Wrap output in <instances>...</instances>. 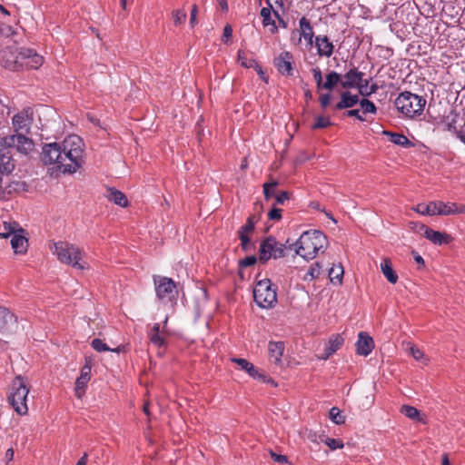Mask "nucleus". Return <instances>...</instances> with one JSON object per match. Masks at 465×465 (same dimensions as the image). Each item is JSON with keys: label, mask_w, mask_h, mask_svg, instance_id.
<instances>
[{"label": "nucleus", "mask_w": 465, "mask_h": 465, "mask_svg": "<svg viewBox=\"0 0 465 465\" xmlns=\"http://www.w3.org/2000/svg\"><path fill=\"white\" fill-rule=\"evenodd\" d=\"M41 160L45 165L55 164L64 173H75L84 162L82 139L78 135H71L62 143L45 144Z\"/></svg>", "instance_id": "nucleus-1"}, {"label": "nucleus", "mask_w": 465, "mask_h": 465, "mask_svg": "<svg viewBox=\"0 0 465 465\" xmlns=\"http://www.w3.org/2000/svg\"><path fill=\"white\" fill-rule=\"evenodd\" d=\"M327 244V237L322 232L306 231L295 242V252L305 260H312L319 251L326 249Z\"/></svg>", "instance_id": "nucleus-2"}, {"label": "nucleus", "mask_w": 465, "mask_h": 465, "mask_svg": "<svg viewBox=\"0 0 465 465\" xmlns=\"http://www.w3.org/2000/svg\"><path fill=\"white\" fill-rule=\"evenodd\" d=\"M50 249L60 262L71 265L79 270H84L85 268L84 263L80 262L82 259V251L76 245L69 242L59 241L54 242L53 247Z\"/></svg>", "instance_id": "nucleus-3"}, {"label": "nucleus", "mask_w": 465, "mask_h": 465, "mask_svg": "<svg viewBox=\"0 0 465 465\" xmlns=\"http://www.w3.org/2000/svg\"><path fill=\"white\" fill-rule=\"evenodd\" d=\"M394 104L403 115L414 118L422 114L426 105V99L411 92L405 91L398 95Z\"/></svg>", "instance_id": "nucleus-4"}, {"label": "nucleus", "mask_w": 465, "mask_h": 465, "mask_svg": "<svg viewBox=\"0 0 465 465\" xmlns=\"http://www.w3.org/2000/svg\"><path fill=\"white\" fill-rule=\"evenodd\" d=\"M28 393L27 381L20 375L16 376L12 381L8 401L14 411L19 415H25L28 412L26 403Z\"/></svg>", "instance_id": "nucleus-5"}, {"label": "nucleus", "mask_w": 465, "mask_h": 465, "mask_svg": "<svg viewBox=\"0 0 465 465\" xmlns=\"http://www.w3.org/2000/svg\"><path fill=\"white\" fill-rule=\"evenodd\" d=\"M364 74L356 67L351 68L343 76H341V86L344 89L357 87L362 96H370L378 90V85L372 84L371 89H368V80L363 79Z\"/></svg>", "instance_id": "nucleus-6"}, {"label": "nucleus", "mask_w": 465, "mask_h": 465, "mask_svg": "<svg viewBox=\"0 0 465 465\" xmlns=\"http://www.w3.org/2000/svg\"><path fill=\"white\" fill-rule=\"evenodd\" d=\"M277 288L273 287L271 280L264 279L257 282L253 290V298L261 308H272L277 302Z\"/></svg>", "instance_id": "nucleus-7"}, {"label": "nucleus", "mask_w": 465, "mask_h": 465, "mask_svg": "<svg viewBox=\"0 0 465 465\" xmlns=\"http://www.w3.org/2000/svg\"><path fill=\"white\" fill-rule=\"evenodd\" d=\"M286 245L279 242L272 236L263 240L259 248V260L265 263L271 258L279 259L285 256Z\"/></svg>", "instance_id": "nucleus-8"}, {"label": "nucleus", "mask_w": 465, "mask_h": 465, "mask_svg": "<svg viewBox=\"0 0 465 465\" xmlns=\"http://www.w3.org/2000/svg\"><path fill=\"white\" fill-rule=\"evenodd\" d=\"M157 297L165 302H172L178 294L175 282L168 277L153 276Z\"/></svg>", "instance_id": "nucleus-9"}, {"label": "nucleus", "mask_w": 465, "mask_h": 465, "mask_svg": "<svg viewBox=\"0 0 465 465\" xmlns=\"http://www.w3.org/2000/svg\"><path fill=\"white\" fill-rule=\"evenodd\" d=\"M21 49L17 51L7 46L0 51V63L6 69L17 71L21 69Z\"/></svg>", "instance_id": "nucleus-10"}, {"label": "nucleus", "mask_w": 465, "mask_h": 465, "mask_svg": "<svg viewBox=\"0 0 465 465\" xmlns=\"http://www.w3.org/2000/svg\"><path fill=\"white\" fill-rule=\"evenodd\" d=\"M21 69H38L44 63V58L34 49L21 48Z\"/></svg>", "instance_id": "nucleus-11"}, {"label": "nucleus", "mask_w": 465, "mask_h": 465, "mask_svg": "<svg viewBox=\"0 0 465 465\" xmlns=\"http://www.w3.org/2000/svg\"><path fill=\"white\" fill-rule=\"evenodd\" d=\"M419 226L418 232L423 234V236L430 241L434 244L441 245L448 244L451 242L452 237L442 232L434 231L425 224H417Z\"/></svg>", "instance_id": "nucleus-12"}, {"label": "nucleus", "mask_w": 465, "mask_h": 465, "mask_svg": "<svg viewBox=\"0 0 465 465\" xmlns=\"http://www.w3.org/2000/svg\"><path fill=\"white\" fill-rule=\"evenodd\" d=\"M293 55L288 51L282 52L273 61V64L278 72L287 76H291L293 74Z\"/></svg>", "instance_id": "nucleus-13"}, {"label": "nucleus", "mask_w": 465, "mask_h": 465, "mask_svg": "<svg viewBox=\"0 0 465 465\" xmlns=\"http://www.w3.org/2000/svg\"><path fill=\"white\" fill-rule=\"evenodd\" d=\"M27 191V184L24 181L14 180L8 183L5 187H1L0 200L8 199L15 194Z\"/></svg>", "instance_id": "nucleus-14"}, {"label": "nucleus", "mask_w": 465, "mask_h": 465, "mask_svg": "<svg viewBox=\"0 0 465 465\" xmlns=\"http://www.w3.org/2000/svg\"><path fill=\"white\" fill-rule=\"evenodd\" d=\"M17 325L16 316L9 309L0 306V331H10Z\"/></svg>", "instance_id": "nucleus-15"}, {"label": "nucleus", "mask_w": 465, "mask_h": 465, "mask_svg": "<svg viewBox=\"0 0 465 465\" xmlns=\"http://www.w3.org/2000/svg\"><path fill=\"white\" fill-rule=\"evenodd\" d=\"M91 379V366L89 364H85L83 366L81 370V375L75 381V396L77 398H82V396L85 392V388L88 381Z\"/></svg>", "instance_id": "nucleus-16"}, {"label": "nucleus", "mask_w": 465, "mask_h": 465, "mask_svg": "<svg viewBox=\"0 0 465 465\" xmlns=\"http://www.w3.org/2000/svg\"><path fill=\"white\" fill-rule=\"evenodd\" d=\"M359 339L356 342V351L359 355L367 356L374 348V341L372 338L366 332L361 331Z\"/></svg>", "instance_id": "nucleus-17"}, {"label": "nucleus", "mask_w": 465, "mask_h": 465, "mask_svg": "<svg viewBox=\"0 0 465 465\" xmlns=\"http://www.w3.org/2000/svg\"><path fill=\"white\" fill-rule=\"evenodd\" d=\"M319 56L330 57L333 54L334 45L326 35H317L314 39Z\"/></svg>", "instance_id": "nucleus-18"}, {"label": "nucleus", "mask_w": 465, "mask_h": 465, "mask_svg": "<svg viewBox=\"0 0 465 465\" xmlns=\"http://www.w3.org/2000/svg\"><path fill=\"white\" fill-rule=\"evenodd\" d=\"M284 351L282 341H270L268 343L269 361L277 366L282 364V357Z\"/></svg>", "instance_id": "nucleus-19"}, {"label": "nucleus", "mask_w": 465, "mask_h": 465, "mask_svg": "<svg viewBox=\"0 0 465 465\" xmlns=\"http://www.w3.org/2000/svg\"><path fill=\"white\" fill-rule=\"evenodd\" d=\"M436 214L450 215L457 213H465V205L443 202H436Z\"/></svg>", "instance_id": "nucleus-20"}, {"label": "nucleus", "mask_w": 465, "mask_h": 465, "mask_svg": "<svg viewBox=\"0 0 465 465\" xmlns=\"http://www.w3.org/2000/svg\"><path fill=\"white\" fill-rule=\"evenodd\" d=\"M30 108L24 110L18 114H16L13 117V125L15 132L19 131H28L31 125L32 118L30 116Z\"/></svg>", "instance_id": "nucleus-21"}, {"label": "nucleus", "mask_w": 465, "mask_h": 465, "mask_svg": "<svg viewBox=\"0 0 465 465\" xmlns=\"http://www.w3.org/2000/svg\"><path fill=\"white\" fill-rule=\"evenodd\" d=\"M360 102L358 94H352L349 91H344L341 94L340 101L333 106L334 110H343L352 108Z\"/></svg>", "instance_id": "nucleus-22"}, {"label": "nucleus", "mask_w": 465, "mask_h": 465, "mask_svg": "<svg viewBox=\"0 0 465 465\" xmlns=\"http://www.w3.org/2000/svg\"><path fill=\"white\" fill-rule=\"evenodd\" d=\"M344 339L340 334H333L330 337L328 343L324 349V354L321 359L327 360L334 352H336L343 344Z\"/></svg>", "instance_id": "nucleus-23"}, {"label": "nucleus", "mask_w": 465, "mask_h": 465, "mask_svg": "<svg viewBox=\"0 0 465 465\" xmlns=\"http://www.w3.org/2000/svg\"><path fill=\"white\" fill-rule=\"evenodd\" d=\"M19 233L14 234L11 239V245L16 254H24L27 251L28 240L22 234L24 230L19 228Z\"/></svg>", "instance_id": "nucleus-24"}, {"label": "nucleus", "mask_w": 465, "mask_h": 465, "mask_svg": "<svg viewBox=\"0 0 465 465\" xmlns=\"http://www.w3.org/2000/svg\"><path fill=\"white\" fill-rule=\"evenodd\" d=\"M247 373L249 376L261 382L268 383L273 387H277V382L273 379L269 377L262 369L256 368L252 363L250 365Z\"/></svg>", "instance_id": "nucleus-25"}, {"label": "nucleus", "mask_w": 465, "mask_h": 465, "mask_svg": "<svg viewBox=\"0 0 465 465\" xmlns=\"http://www.w3.org/2000/svg\"><path fill=\"white\" fill-rule=\"evenodd\" d=\"M105 197L108 201L113 202L121 207L128 206L129 203L126 195L115 188H108Z\"/></svg>", "instance_id": "nucleus-26"}, {"label": "nucleus", "mask_w": 465, "mask_h": 465, "mask_svg": "<svg viewBox=\"0 0 465 465\" xmlns=\"http://www.w3.org/2000/svg\"><path fill=\"white\" fill-rule=\"evenodd\" d=\"M384 135L389 137V141L394 144L400 145L403 148H410L414 146V143L404 134L399 133H392L389 131L383 132Z\"/></svg>", "instance_id": "nucleus-27"}, {"label": "nucleus", "mask_w": 465, "mask_h": 465, "mask_svg": "<svg viewBox=\"0 0 465 465\" xmlns=\"http://www.w3.org/2000/svg\"><path fill=\"white\" fill-rule=\"evenodd\" d=\"M381 270L389 282L394 284L398 281V275L392 268L391 259L384 258L381 263Z\"/></svg>", "instance_id": "nucleus-28"}, {"label": "nucleus", "mask_w": 465, "mask_h": 465, "mask_svg": "<svg viewBox=\"0 0 465 465\" xmlns=\"http://www.w3.org/2000/svg\"><path fill=\"white\" fill-rule=\"evenodd\" d=\"M150 341L157 347H163L166 344L165 339L160 334L159 323H154L148 334Z\"/></svg>", "instance_id": "nucleus-29"}, {"label": "nucleus", "mask_w": 465, "mask_h": 465, "mask_svg": "<svg viewBox=\"0 0 465 465\" xmlns=\"http://www.w3.org/2000/svg\"><path fill=\"white\" fill-rule=\"evenodd\" d=\"M299 26H300V30H299L300 37L298 39L299 42H301L302 36L303 38H309V36H311V35H314L313 28L311 25V22L305 16H302L299 20Z\"/></svg>", "instance_id": "nucleus-30"}, {"label": "nucleus", "mask_w": 465, "mask_h": 465, "mask_svg": "<svg viewBox=\"0 0 465 465\" xmlns=\"http://www.w3.org/2000/svg\"><path fill=\"white\" fill-rule=\"evenodd\" d=\"M272 5L269 7H262L261 10V16L262 17V25L263 26L272 25L270 29L272 33L277 32V26L275 25V21L272 18Z\"/></svg>", "instance_id": "nucleus-31"}, {"label": "nucleus", "mask_w": 465, "mask_h": 465, "mask_svg": "<svg viewBox=\"0 0 465 465\" xmlns=\"http://www.w3.org/2000/svg\"><path fill=\"white\" fill-rule=\"evenodd\" d=\"M341 75L334 71L326 74V81L322 84V89L331 91L338 84H341Z\"/></svg>", "instance_id": "nucleus-32"}, {"label": "nucleus", "mask_w": 465, "mask_h": 465, "mask_svg": "<svg viewBox=\"0 0 465 465\" xmlns=\"http://www.w3.org/2000/svg\"><path fill=\"white\" fill-rule=\"evenodd\" d=\"M258 221H259V217H257L254 214L250 215L247 218L246 223L239 229L238 235L249 236V234L254 231L255 224L257 223Z\"/></svg>", "instance_id": "nucleus-33"}, {"label": "nucleus", "mask_w": 465, "mask_h": 465, "mask_svg": "<svg viewBox=\"0 0 465 465\" xmlns=\"http://www.w3.org/2000/svg\"><path fill=\"white\" fill-rule=\"evenodd\" d=\"M436 202H430L428 204L419 203L413 211L422 215H436Z\"/></svg>", "instance_id": "nucleus-34"}, {"label": "nucleus", "mask_w": 465, "mask_h": 465, "mask_svg": "<svg viewBox=\"0 0 465 465\" xmlns=\"http://www.w3.org/2000/svg\"><path fill=\"white\" fill-rule=\"evenodd\" d=\"M238 61L241 65L245 68H253V66L257 64L253 57L244 50L238 51Z\"/></svg>", "instance_id": "nucleus-35"}, {"label": "nucleus", "mask_w": 465, "mask_h": 465, "mask_svg": "<svg viewBox=\"0 0 465 465\" xmlns=\"http://www.w3.org/2000/svg\"><path fill=\"white\" fill-rule=\"evenodd\" d=\"M91 345H92L93 349L95 350L98 352L111 351H114V352H118L119 353V352L123 351V349H124L123 346H118L115 349H111V348H109L107 346L106 343H104L102 340L97 339V338L94 339L92 341Z\"/></svg>", "instance_id": "nucleus-36"}, {"label": "nucleus", "mask_w": 465, "mask_h": 465, "mask_svg": "<svg viewBox=\"0 0 465 465\" xmlns=\"http://www.w3.org/2000/svg\"><path fill=\"white\" fill-rule=\"evenodd\" d=\"M344 271L341 265H339L337 267H331L329 270V277L331 282L333 283H341L342 276H343Z\"/></svg>", "instance_id": "nucleus-37"}, {"label": "nucleus", "mask_w": 465, "mask_h": 465, "mask_svg": "<svg viewBox=\"0 0 465 465\" xmlns=\"http://www.w3.org/2000/svg\"><path fill=\"white\" fill-rule=\"evenodd\" d=\"M18 223H4L5 232H0V239L6 240L10 235L19 233Z\"/></svg>", "instance_id": "nucleus-38"}, {"label": "nucleus", "mask_w": 465, "mask_h": 465, "mask_svg": "<svg viewBox=\"0 0 465 465\" xmlns=\"http://www.w3.org/2000/svg\"><path fill=\"white\" fill-rule=\"evenodd\" d=\"M18 223H4L5 232H0V239L6 240L10 235L19 233Z\"/></svg>", "instance_id": "nucleus-39"}, {"label": "nucleus", "mask_w": 465, "mask_h": 465, "mask_svg": "<svg viewBox=\"0 0 465 465\" xmlns=\"http://www.w3.org/2000/svg\"><path fill=\"white\" fill-rule=\"evenodd\" d=\"M401 412L404 414L406 417L410 418L413 420H420V411L415 407L410 405H403L401 409Z\"/></svg>", "instance_id": "nucleus-40"}, {"label": "nucleus", "mask_w": 465, "mask_h": 465, "mask_svg": "<svg viewBox=\"0 0 465 465\" xmlns=\"http://www.w3.org/2000/svg\"><path fill=\"white\" fill-rule=\"evenodd\" d=\"M361 111L363 114H373L377 113L376 105L370 100L363 98L359 102Z\"/></svg>", "instance_id": "nucleus-41"}, {"label": "nucleus", "mask_w": 465, "mask_h": 465, "mask_svg": "<svg viewBox=\"0 0 465 465\" xmlns=\"http://www.w3.org/2000/svg\"><path fill=\"white\" fill-rule=\"evenodd\" d=\"M172 17H173L174 25L177 26L185 22L187 15L183 9H176V10L173 11Z\"/></svg>", "instance_id": "nucleus-42"}, {"label": "nucleus", "mask_w": 465, "mask_h": 465, "mask_svg": "<svg viewBox=\"0 0 465 465\" xmlns=\"http://www.w3.org/2000/svg\"><path fill=\"white\" fill-rule=\"evenodd\" d=\"M330 419L337 425H341L345 422V417L341 414V411L337 407H332L330 410Z\"/></svg>", "instance_id": "nucleus-43"}, {"label": "nucleus", "mask_w": 465, "mask_h": 465, "mask_svg": "<svg viewBox=\"0 0 465 465\" xmlns=\"http://www.w3.org/2000/svg\"><path fill=\"white\" fill-rule=\"evenodd\" d=\"M321 269H322V266L320 264V262H314L311 267H310V270L308 271V272L306 273L304 279L305 280H313V279H316L320 276L321 274Z\"/></svg>", "instance_id": "nucleus-44"}, {"label": "nucleus", "mask_w": 465, "mask_h": 465, "mask_svg": "<svg viewBox=\"0 0 465 465\" xmlns=\"http://www.w3.org/2000/svg\"><path fill=\"white\" fill-rule=\"evenodd\" d=\"M279 185L278 181L272 180L270 183L263 184V194L266 200L274 194V189Z\"/></svg>", "instance_id": "nucleus-45"}, {"label": "nucleus", "mask_w": 465, "mask_h": 465, "mask_svg": "<svg viewBox=\"0 0 465 465\" xmlns=\"http://www.w3.org/2000/svg\"><path fill=\"white\" fill-rule=\"evenodd\" d=\"M331 125V122L329 118L323 116H317L315 123L312 125V130L323 129Z\"/></svg>", "instance_id": "nucleus-46"}, {"label": "nucleus", "mask_w": 465, "mask_h": 465, "mask_svg": "<svg viewBox=\"0 0 465 465\" xmlns=\"http://www.w3.org/2000/svg\"><path fill=\"white\" fill-rule=\"evenodd\" d=\"M451 114L453 115V117L448 123L447 129H448V131L453 133L457 136V133L461 132L460 130H458L457 125H456L457 118H458L459 114L455 111H451Z\"/></svg>", "instance_id": "nucleus-47"}, {"label": "nucleus", "mask_w": 465, "mask_h": 465, "mask_svg": "<svg viewBox=\"0 0 465 465\" xmlns=\"http://www.w3.org/2000/svg\"><path fill=\"white\" fill-rule=\"evenodd\" d=\"M325 444L331 450L341 449L343 447V442L339 439L327 438Z\"/></svg>", "instance_id": "nucleus-48"}, {"label": "nucleus", "mask_w": 465, "mask_h": 465, "mask_svg": "<svg viewBox=\"0 0 465 465\" xmlns=\"http://www.w3.org/2000/svg\"><path fill=\"white\" fill-rule=\"evenodd\" d=\"M313 74V79L317 84L318 89H322V74L319 67L312 68V70Z\"/></svg>", "instance_id": "nucleus-49"}, {"label": "nucleus", "mask_w": 465, "mask_h": 465, "mask_svg": "<svg viewBox=\"0 0 465 465\" xmlns=\"http://www.w3.org/2000/svg\"><path fill=\"white\" fill-rule=\"evenodd\" d=\"M232 361L238 364L240 369L246 372L248 371V369H249L250 365L252 364V362H250L249 361L242 359V358H232Z\"/></svg>", "instance_id": "nucleus-50"}, {"label": "nucleus", "mask_w": 465, "mask_h": 465, "mask_svg": "<svg viewBox=\"0 0 465 465\" xmlns=\"http://www.w3.org/2000/svg\"><path fill=\"white\" fill-rule=\"evenodd\" d=\"M257 262V258L254 255L247 256L239 262L241 268L253 266Z\"/></svg>", "instance_id": "nucleus-51"}, {"label": "nucleus", "mask_w": 465, "mask_h": 465, "mask_svg": "<svg viewBox=\"0 0 465 465\" xmlns=\"http://www.w3.org/2000/svg\"><path fill=\"white\" fill-rule=\"evenodd\" d=\"M238 236L241 241L242 249L243 251H248L252 246L250 237L247 235H238Z\"/></svg>", "instance_id": "nucleus-52"}, {"label": "nucleus", "mask_w": 465, "mask_h": 465, "mask_svg": "<svg viewBox=\"0 0 465 465\" xmlns=\"http://www.w3.org/2000/svg\"><path fill=\"white\" fill-rule=\"evenodd\" d=\"M276 203L283 204L287 200L290 199V193L282 191L275 195Z\"/></svg>", "instance_id": "nucleus-53"}, {"label": "nucleus", "mask_w": 465, "mask_h": 465, "mask_svg": "<svg viewBox=\"0 0 465 465\" xmlns=\"http://www.w3.org/2000/svg\"><path fill=\"white\" fill-rule=\"evenodd\" d=\"M270 456L271 458L278 463H287L288 462V457L282 454H277L273 452L272 450H270Z\"/></svg>", "instance_id": "nucleus-54"}, {"label": "nucleus", "mask_w": 465, "mask_h": 465, "mask_svg": "<svg viewBox=\"0 0 465 465\" xmlns=\"http://www.w3.org/2000/svg\"><path fill=\"white\" fill-rule=\"evenodd\" d=\"M346 117H356L360 121H364L365 119L360 114L359 109H350L344 112L343 114Z\"/></svg>", "instance_id": "nucleus-55"}, {"label": "nucleus", "mask_w": 465, "mask_h": 465, "mask_svg": "<svg viewBox=\"0 0 465 465\" xmlns=\"http://www.w3.org/2000/svg\"><path fill=\"white\" fill-rule=\"evenodd\" d=\"M268 217H269L270 220H275V221L281 220V218H282V209L272 208L268 213Z\"/></svg>", "instance_id": "nucleus-56"}, {"label": "nucleus", "mask_w": 465, "mask_h": 465, "mask_svg": "<svg viewBox=\"0 0 465 465\" xmlns=\"http://www.w3.org/2000/svg\"><path fill=\"white\" fill-rule=\"evenodd\" d=\"M331 94H323L320 96L319 101L321 104V106L325 109L327 106H329L331 103Z\"/></svg>", "instance_id": "nucleus-57"}, {"label": "nucleus", "mask_w": 465, "mask_h": 465, "mask_svg": "<svg viewBox=\"0 0 465 465\" xmlns=\"http://www.w3.org/2000/svg\"><path fill=\"white\" fill-rule=\"evenodd\" d=\"M410 353L417 361H420V359L423 358V352L419 348H417L415 346H411L410 348Z\"/></svg>", "instance_id": "nucleus-58"}, {"label": "nucleus", "mask_w": 465, "mask_h": 465, "mask_svg": "<svg viewBox=\"0 0 465 465\" xmlns=\"http://www.w3.org/2000/svg\"><path fill=\"white\" fill-rule=\"evenodd\" d=\"M198 14V6L196 5H193L192 6L191 14H190V25L192 27L194 26V25L197 23L196 16Z\"/></svg>", "instance_id": "nucleus-59"}, {"label": "nucleus", "mask_w": 465, "mask_h": 465, "mask_svg": "<svg viewBox=\"0 0 465 465\" xmlns=\"http://www.w3.org/2000/svg\"><path fill=\"white\" fill-rule=\"evenodd\" d=\"M232 35V29L230 25H226L223 28V41L227 43L228 39Z\"/></svg>", "instance_id": "nucleus-60"}, {"label": "nucleus", "mask_w": 465, "mask_h": 465, "mask_svg": "<svg viewBox=\"0 0 465 465\" xmlns=\"http://www.w3.org/2000/svg\"><path fill=\"white\" fill-rule=\"evenodd\" d=\"M253 68L256 70L262 80L265 82L268 81V77L265 75V73L263 72L262 68L258 64H256V65H254Z\"/></svg>", "instance_id": "nucleus-61"}, {"label": "nucleus", "mask_w": 465, "mask_h": 465, "mask_svg": "<svg viewBox=\"0 0 465 465\" xmlns=\"http://www.w3.org/2000/svg\"><path fill=\"white\" fill-rule=\"evenodd\" d=\"M14 450L13 449H8L5 452V458L7 460V461H11L13 459H14Z\"/></svg>", "instance_id": "nucleus-62"}, {"label": "nucleus", "mask_w": 465, "mask_h": 465, "mask_svg": "<svg viewBox=\"0 0 465 465\" xmlns=\"http://www.w3.org/2000/svg\"><path fill=\"white\" fill-rule=\"evenodd\" d=\"M87 463V454L84 453L77 461L76 465H86Z\"/></svg>", "instance_id": "nucleus-63"}, {"label": "nucleus", "mask_w": 465, "mask_h": 465, "mask_svg": "<svg viewBox=\"0 0 465 465\" xmlns=\"http://www.w3.org/2000/svg\"><path fill=\"white\" fill-rule=\"evenodd\" d=\"M457 138H459L462 143H465V132L461 131L460 133H457Z\"/></svg>", "instance_id": "nucleus-64"}]
</instances>
